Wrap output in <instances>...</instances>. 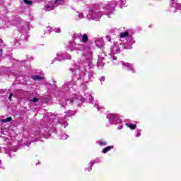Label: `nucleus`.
<instances>
[{
    "label": "nucleus",
    "instance_id": "39448f33",
    "mask_svg": "<svg viewBox=\"0 0 181 181\" xmlns=\"http://www.w3.org/2000/svg\"><path fill=\"white\" fill-rule=\"evenodd\" d=\"M127 126L128 127V128L131 129L132 130L136 129V124H127Z\"/></svg>",
    "mask_w": 181,
    "mask_h": 181
},
{
    "label": "nucleus",
    "instance_id": "20e7f679",
    "mask_svg": "<svg viewBox=\"0 0 181 181\" xmlns=\"http://www.w3.org/2000/svg\"><path fill=\"white\" fill-rule=\"evenodd\" d=\"M33 80H37V81H40V80H43V78L40 76L35 75L33 76Z\"/></svg>",
    "mask_w": 181,
    "mask_h": 181
},
{
    "label": "nucleus",
    "instance_id": "dca6fc26",
    "mask_svg": "<svg viewBox=\"0 0 181 181\" xmlns=\"http://www.w3.org/2000/svg\"><path fill=\"white\" fill-rule=\"evenodd\" d=\"M64 105H67V104H65V105H62V107H64Z\"/></svg>",
    "mask_w": 181,
    "mask_h": 181
},
{
    "label": "nucleus",
    "instance_id": "2eb2a0df",
    "mask_svg": "<svg viewBox=\"0 0 181 181\" xmlns=\"http://www.w3.org/2000/svg\"><path fill=\"white\" fill-rule=\"evenodd\" d=\"M0 53H2V49H0Z\"/></svg>",
    "mask_w": 181,
    "mask_h": 181
},
{
    "label": "nucleus",
    "instance_id": "f8f14e48",
    "mask_svg": "<svg viewBox=\"0 0 181 181\" xmlns=\"http://www.w3.org/2000/svg\"><path fill=\"white\" fill-rule=\"evenodd\" d=\"M111 117H112L113 119H115V117H116L115 115H111Z\"/></svg>",
    "mask_w": 181,
    "mask_h": 181
},
{
    "label": "nucleus",
    "instance_id": "1a4fd4ad",
    "mask_svg": "<svg viewBox=\"0 0 181 181\" xmlns=\"http://www.w3.org/2000/svg\"><path fill=\"white\" fill-rule=\"evenodd\" d=\"M31 101H33V103H37V101H39V98H33V100H31Z\"/></svg>",
    "mask_w": 181,
    "mask_h": 181
},
{
    "label": "nucleus",
    "instance_id": "9d476101",
    "mask_svg": "<svg viewBox=\"0 0 181 181\" xmlns=\"http://www.w3.org/2000/svg\"><path fill=\"white\" fill-rule=\"evenodd\" d=\"M100 81H105V77L102 76L100 78Z\"/></svg>",
    "mask_w": 181,
    "mask_h": 181
},
{
    "label": "nucleus",
    "instance_id": "4468645a",
    "mask_svg": "<svg viewBox=\"0 0 181 181\" xmlns=\"http://www.w3.org/2000/svg\"><path fill=\"white\" fill-rule=\"evenodd\" d=\"M46 8H50V6H47Z\"/></svg>",
    "mask_w": 181,
    "mask_h": 181
},
{
    "label": "nucleus",
    "instance_id": "0eeeda50",
    "mask_svg": "<svg viewBox=\"0 0 181 181\" xmlns=\"http://www.w3.org/2000/svg\"><path fill=\"white\" fill-rule=\"evenodd\" d=\"M23 1L26 5H32V1L30 0H23Z\"/></svg>",
    "mask_w": 181,
    "mask_h": 181
},
{
    "label": "nucleus",
    "instance_id": "6e6552de",
    "mask_svg": "<svg viewBox=\"0 0 181 181\" xmlns=\"http://www.w3.org/2000/svg\"><path fill=\"white\" fill-rule=\"evenodd\" d=\"M99 145H100V146H103V145H107V141H100V142H99Z\"/></svg>",
    "mask_w": 181,
    "mask_h": 181
},
{
    "label": "nucleus",
    "instance_id": "ddd939ff",
    "mask_svg": "<svg viewBox=\"0 0 181 181\" xmlns=\"http://www.w3.org/2000/svg\"><path fill=\"white\" fill-rule=\"evenodd\" d=\"M59 1H60V0H55V4L59 2Z\"/></svg>",
    "mask_w": 181,
    "mask_h": 181
},
{
    "label": "nucleus",
    "instance_id": "9b49d317",
    "mask_svg": "<svg viewBox=\"0 0 181 181\" xmlns=\"http://www.w3.org/2000/svg\"><path fill=\"white\" fill-rule=\"evenodd\" d=\"M13 93H10V95H9V97H8V100L12 99V97H13Z\"/></svg>",
    "mask_w": 181,
    "mask_h": 181
},
{
    "label": "nucleus",
    "instance_id": "7ed1b4c3",
    "mask_svg": "<svg viewBox=\"0 0 181 181\" xmlns=\"http://www.w3.org/2000/svg\"><path fill=\"white\" fill-rule=\"evenodd\" d=\"M119 36L121 39H124V37H128V36H129V33L128 31H125L124 33H121Z\"/></svg>",
    "mask_w": 181,
    "mask_h": 181
},
{
    "label": "nucleus",
    "instance_id": "f257e3e1",
    "mask_svg": "<svg viewBox=\"0 0 181 181\" xmlns=\"http://www.w3.org/2000/svg\"><path fill=\"white\" fill-rule=\"evenodd\" d=\"M111 149H114V146H108L102 151V153H107Z\"/></svg>",
    "mask_w": 181,
    "mask_h": 181
},
{
    "label": "nucleus",
    "instance_id": "f3484780",
    "mask_svg": "<svg viewBox=\"0 0 181 181\" xmlns=\"http://www.w3.org/2000/svg\"><path fill=\"white\" fill-rule=\"evenodd\" d=\"M172 2H173H173H175V0H172Z\"/></svg>",
    "mask_w": 181,
    "mask_h": 181
},
{
    "label": "nucleus",
    "instance_id": "423d86ee",
    "mask_svg": "<svg viewBox=\"0 0 181 181\" xmlns=\"http://www.w3.org/2000/svg\"><path fill=\"white\" fill-rule=\"evenodd\" d=\"M11 121H12V117H8L6 119H2L1 122H11Z\"/></svg>",
    "mask_w": 181,
    "mask_h": 181
},
{
    "label": "nucleus",
    "instance_id": "f03ea898",
    "mask_svg": "<svg viewBox=\"0 0 181 181\" xmlns=\"http://www.w3.org/2000/svg\"><path fill=\"white\" fill-rule=\"evenodd\" d=\"M82 43H87L88 42V35L87 34H84L82 35Z\"/></svg>",
    "mask_w": 181,
    "mask_h": 181
}]
</instances>
